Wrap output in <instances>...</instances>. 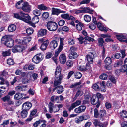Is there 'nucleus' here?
I'll return each instance as SVG.
<instances>
[{"label": "nucleus", "instance_id": "c03bdc74", "mask_svg": "<svg viewBox=\"0 0 127 127\" xmlns=\"http://www.w3.org/2000/svg\"><path fill=\"white\" fill-rule=\"evenodd\" d=\"M28 18H27L26 17H25L23 18V19L22 20V21H24L25 22H26L27 23H28L29 24H31V22L30 20H31V17L30 16L28 15Z\"/></svg>", "mask_w": 127, "mask_h": 127}, {"label": "nucleus", "instance_id": "13d9d810", "mask_svg": "<svg viewBox=\"0 0 127 127\" xmlns=\"http://www.w3.org/2000/svg\"><path fill=\"white\" fill-rule=\"evenodd\" d=\"M7 63L9 65H13L14 64V62L13 60L11 59H7Z\"/></svg>", "mask_w": 127, "mask_h": 127}, {"label": "nucleus", "instance_id": "f704fd0d", "mask_svg": "<svg viewBox=\"0 0 127 127\" xmlns=\"http://www.w3.org/2000/svg\"><path fill=\"white\" fill-rule=\"evenodd\" d=\"M32 73L31 72H29L28 73H25V72L22 73L21 75L23 77H26L28 78L31 77V75Z\"/></svg>", "mask_w": 127, "mask_h": 127}, {"label": "nucleus", "instance_id": "20e7f679", "mask_svg": "<svg viewBox=\"0 0 127 127\" xmlns=\"http://www.w3.org/2000/svg\"><path fill=\"white\" fill-rule=\"evenodd\" d=\"M43 57V55L41 53L37 54L33 57L32 61L35 63H38L42 60Z\"/></svg>", "mask_w": 127, "mask_h": 127}, {"label": "nucleus", "instance_id": "9b49d317", "mask_svg": "<svg viewBox=\"0 0 127 127\" xmlns=\"http://www.w3.org/2000/svg\"><path fill=\"white\" fill-rule=\"evenodd\" d=\"M81 102L80 100H77L75 102L71 104V106L68 108L69 111H70L76 107L79 106L81 104Z\"/></svg>", "mask_w": 127, "mask_h": 127}, {"label": "nucleus", "instance_id": "c9c22d12", "mask_svg": "<svg viewBox=\"0 0 127 127\" xmlns=\"http://www.w3.org/2000/svg\"><path fill=\"white\" fill-rule=\"evenodd\" d=\"M39 18L38 16H35L32 20V22L33 24H36L39 21Z\"/></svg>", "mask_w": 127, "mask_h": 127}, {"label": "nucleus", "instance_id": "09e8293b", "mask_svg": "<svg viewBox=\"0 0 127 127\" xmlns=\"http://www.w3.org/2000/svg\"><path fill=\"white\" fill-rule=\"evenodd\" d=\"M98 41L99 46L102 47L104 43L103 39L101 38H99L98 39Z\"/></svg>", "mask_w": 127, "mask_h": 127}, {"label": "nucleus", "instance_id": "c756f323", "mask_svg": "<svg viewBox=\"0 0 127 127\" xmlns=\"http://www.w3.org/2000/svg\"><path fill=\"white\" fill-rule=\"evenodd\" d=\"M4 44L7 47H11L14 45V41L12 39Z\"/></svg>", "mask_w": 127, "mask_h": 127}, {"label": "nucleus", "instance_id": "dca6fc26", "mask_svg": "<svg viewBox=\"0 0 127 127\" xmlns=\"http://www.w3.org/2000/svg\"><path fill=\"white\" fill-rule=\"evenodd\" d=\"M27 88L26 85H24L16 86L15 89L18 92L23 91L27 90Z\"/></svg>", "mask_w": 127, "mask_h": 127}, {"label": "nucleus", "instance_id": "a211bd4d", "mask_svg": "<svg viewBox=\"0 0 127 127\" xmlns=\"http://www.w3.org/2000/svg\"><path fill=\"white\" fill-rule=\"evenodd\" d=\"M35 68V65L33 64H31L30 65L26 64L24 67V69L25 70H33Z\"/></svg>", "mask_w": 127, "mask_h": 127}, {"label": "nucleus", "instance_id": "0e129e2a", "mask_svg": "<svg viewBox=\"0 0 127 127\" xmlns=\"http://www.w3.org/2000/svg\"><path fill=\"white\" fill-rule=\"evenodd\" d=\"M49 14L48 12H44L43 13L42 16L43 18L45 19H47L48 18Z\"/></svg>", "mask_w": 127, "mask_h": 127}, {"label": "nucleus", "instance_id": "79ce46f5", "mask_svg": "<svg viewBox=\"0 0 127 127\" xmlns=\"http://www.w3.org/2000/svg\"><path fill=\"white\" fill-rule=\"evenodd\" d=\"M105 62L107 65H110L112 63V60L110 57H107L105 60Z\"/></svg>", "mask_w": 127, "mask_h": 127}, {"label": "nucleus", "instance_id": "37998d69", "mask_svg": "<svg viewBox=\"0 0 127 127\" xmlns=\"http://www.w3.org/2000/svg\"><path fill=\"white\" fill-rule=\"evenodd\" d=\"M68 43L69 45H72L75 44V41L73 39L69 38L68 39Z\"/></svg>", "mask_w": 127, "mask_h": 127}, {"label": "nucleus", "instance_id": "a878e982", "mask_svg": "<svg viewBox=\"0 0 127 127\" xmlns=\"http://www.w3.org/2000/svg\"><path fill=\"white\" fill-rule=\"evenodd\" d=\"M16 28L15 25L13 24L10 25L8 27V30L10 32H12L16 30Z\"/></svg>", "mask_w": 127, "mask_h": 127}, {"label": "nucleus", "instance_id": "39448f33", "mask_svg": "<svg viewBox=\"0 0 127 127\" xmlns=\"http://www.w3.org/2000/svg\"><path fill=\"white\" fill-rule=\"evenodd\" d=\"M91 103L93 105L97 104L96 107L97 108H98L100 104L99 101V99L97 97L95 96V95L93 96L91 99Z\"/></svg>", "mask_w": 127, "mask_h": 127}, {"label": "nucleus", "instance_id": "7c9ffc66", "mask_svg": "<svg viewBox=\"0 0 127 127\" xmlns=\"http://www.w3.org/2000/svg\"><path fill=\"white\" fill-rule=\"evenodd\" d=\"M77 57V53H70L68 55L69 58L71 59H75Z\"/></svg>", "mask_w": 127, "mask_h": 127}, {"label": "nucleus", "instance_id": "f8f14e48", "mask_svg": "<svg viewBox=\"0 0 127 127\" xmlns=\"http://www.w3.org/2000/svg\"><path fill=\"white\" fill-rule=\"evenodd\" d=\"M116 36L117 39L120 41L124 42L126 40H127V34L123 35L122 34H120L117 35Z\"/></svg>", "mask_w": 127, "mask_h": 127}, {"label": "nucleus", "instance_id": "4d7b16f0", "mask_svg": "<svg viewBox=\"0 0 127 127\" xmlns=\"http://www.w3.org/2000/svg\"><path fill=\"white\" fill-rule=\"evenodd\" d=\"M122 64V61H120L117 63H115L114 64V66L115 67H119Z\"/></svg>", "mask_w": 127, "mask_h": 127}, {"label": "nucleus", "instance_id": "6e6d98bb", "mask_svg": "<svg viewBox=\"0 0 127 127\" xmlns=\"http://www.w3.org/2000/svg\"><path fill=\"white\" fill-rule=\"evenodd\" d=\"M106 111L104 110H102L100 111L99 113V115L101 117H103L106 114Z\"/></svg>", "mask_w": 127, "mask_h": 127}, {"label": "nucleus", "instance_id": "9d476101", "mask_svg": "<svg viewBox=\"0 0 127 127\" xmlns=\"http://www.w3.org/2000/svg\"><path fill=\"white\" fill-rule=\"evenodd\" d=\"M86 107L84 106H80L78 108H75L74 111L76 113L80 114L85 111Z\"/></svg>", "mask_w": 127, "mask_h": 127}, {"label": "nucleus", "instance_id": "473e14b6", "mask_svg": "<svg viewBox=\"0 0 127 127\" xmlns=\"http://www.w3.org/2000/svg\"><path fill=\"white\" fill-rule=\"evenodd\" d=\"M119 70L121 72L123 73L125 72L127 70V65H124L122 66Z\"/></svg>", "mask_w": 127, "mask_h": 127}, {"label": "nucleus", "instance_id": "72a5a7b5", "mask_svg": "<svg viewBox=\"0 0 127 127\" xmlns=\"http://www.w3.org/2000/svg\"><path fill=\"white\" fill-rule=\"evenodd\" d=\"M82 82L81 81L79 82H77L72 84L70 86V88H75L80 85L81 84Z\"/></svg>", "mask_w": 127, "mask_h": 127}, {"label": "nucleus", "instance_id": "052dcab7", "mask_svg": "<svg viewBox=\"0 0 127 127\" xmlns=\"http://www.w3.org/2000/svg\"><path fill=\"white\" fill-rule=\"evenodd\" d=\"M109 79L113 83L115 84L116 83V81L114 76L110 75L109 76Z\"/></svg>", "mask_w": 127, "mask_h": 127}, {"label": "nucleus", "instance_id": "2eb2a0df", "mask_svg": "<svg viewBox=\"0 0 127 127\" xmlns=\"http://www.w3.org/2000/svg\"><path fill=\"white\" fill-rule=\"evenodd\" d=\"M32 106V104L30 102H26L23 104L22 106V110H29Z\"/></svg>", "mask_w": 127, "mask_h": 127}, {"label": "nucleus", "instance_id": "412c9836", "mask_svg": "<svg viewBox=\"0 0 127 127\" xmlns=\"http://www.w3.org/2000/svg\"><path fill=\"white\" fill-rule=\"evenodd\" d=\"M58 43L57 41L53 40L51 41L50 43V47L51 49H55L57 47Z\"/></svg>", "mask_w": 127, "mask_h": 127}, {"label": "nucleus", "instance_id": "ea45409f", "mask_svg": "<svg viewBox=\"0 0 127 127\" xmlns=\"http://www.w3.org/2000/svg\"><path fill=\"white\" fill-rule=\"evenodd\" d=\"M120 114L122 117L126 118L127 117V112L123 110L120 113Z\"/></svg>", "mask_w": 127, "mask_h": 127}, {"label": "nucleus", "instance_id": "f3484780", "mask_svg": "<svg viewBox=\"0 0 127 127\" xmlns=\"http://www.w3.org/2000/svg\"><path fill=\"white\" fill-rule=\"evenodd\" d=\"M52 14L53 15H57L60 13H65L66 12L60 10L58 9L57 8H52Z\"/></svg>", "mask_w": 127, "mask_h": 127}, {"label": "nucleus", "instance_id": "680f3d73", "mask_svg": "<svg viewBox=\"0 0 127 127\" xmlns=\"http://www.w3.org/2000/svg\"><path fill=\"white\" fill-rule=\"evenodd\" d=\"M92 88L95 90L98 91L99 89L98 86L96 84H93L92 86Z\"/></svg>", "mask_w": 127, "mask_h": 127}, {"label": "nucleus", "instance_id": "338daca9", "mask_svg": "<svg viewBox=\"0 0 127 127\" xmlns=\"http://www.w3.org/2000/svg\"><path fill=\"white\" fill-rule=\"evenodd\" d=\"M83 10L85 11V12L88 13H91V12L93 11L92 9H91L89 7L84 8Z\"/></svg>", "mask_w": 127, "mask_h": 127}, {"label": "nucleus", "instance_id": "6e6552de", "mask_svg": "<svg viewBox=\"0 0 127 127\" xmlns=\"http://www.w3.org/2000/svg\"><path fill=\"white\" fill-rule=\"evenodd\" d=\"M25 47L22 45L16 46L13 47L12 51L14 53L22 52L25 49Z\"/></svg>", "mask_w": 127, "mask_h": 127}, {"label": "nucleus", "instance_id": "58836bf2", "mask_svg": "<svg viewBox=\"0 0 127 127\" xmlns=\"http://www.w3.org/2000/svg\"><path fill=\"white\" fill-rule=\"evenodd\" d=\"M21 116L23 118H25L27 116V110H23L21 112Z\"/></svg>", "mask_w": 127, "mask_h": 127}, {"label": "nucleus", "instance_id": "e2e57ef3", "mask_svg": "<svg viewBox=\"0 0 127 127\" xmlns=\"http://www.w3.org/2000/svg\"><path fill=\"white\" fill-rule=\"evenodd\" d=\"M73 64V62L70 60L67 61L66 63V65L68 67H71L72 66Z\"/></svg>", "mask_w": 127, "mask_h": 127}, {"label": "nucleus", "instance_id": "6ab92c4d", "mask_svg": "<svg viewBox=\"0 0 127 127\" xmlns=\"http://www.w3.org/2000/svg\"><path fill=\"white\" fill-rule=\"evenodd\" d=\"M47 32V30L45 29H40L38 32V37L46 35Z\"/></svg>", "mask_w": 127, "mask_h": 127}, {"label": "nucleus", "instance_id": "b1692460", "mask_svg": "<svg viewBox=\"0 0 127 127\" xmlns=\"http://www.w3.org/2000/svg\"><path fill=\"white\" fill-rule=\"evenodd\" d=\"M12 39L10 38L9 36H5L2 38L1 42L2 43L4 44Z\"/></svg>", "mask_w": 127, "mask_h": 127}, {"label": "nucleus", "instance_id": "0eeeda50", "mask_svg": "<svg viewBox=\"0 0 127 127\" xmlns=\"http://www.w3.org/2000/svg\"><path fill=\"white\" fill-rule=\"evenodd\" d=\"M56 107V106L54 105L53 103L51 102H50L48 105L49 112L52 113L53 112L55 113L58 111L59 110Z\"/></svg>", "mask_w": 127, "mask_h": 127}, {"label": "nucleus", "instance_id": "bf43d9fd", "mask_svg": "<svg viewBox=\"0 0 127 127\" xmlns=\"http://www.w3.org/2000/svg\"><path fill=\"white\" fill-rule=\"evenodd\" d=\"M77 50V48L76 47L72 46L71 47L70 49V53H76L75 52Z\"/></svg>", "mask_w": 127, "mask_h": 127}, {"label": "nucleus", "instance_id": "864d4df0", "mask_svg": "<svg viewBox=\"0 0 127 127\" xmlns=\"http://www.w3.org/2000/svg\"><path fill=\"white\" fill-rule=\"evenodd\" d=\"M101 123L97 119L95 120L94 122H93V124H94V125L96 127L99 126L101 127Z\"/></svg>", "mask_w": 127, "mask_h": 127}, {"label": "nucleus", "instance_id": "774afa93", "mask_svg": "<svg viewBox=\"0 0 127 127\" xmlns=\"http://www.w3.org/2000/svg\"><path fill=\"white\" fill-rule=\"evenodd\" d=\"M84 120H86L90 118V116L88 115L81 116Z\"/></svg>", "mask_w": 127, "mask_h": 127}, {"label": "nucleus", "instance_id": "423d86ee", "mask_svg": "<svg viewBox=\"0 0 127 127\" xmlns=\"http://www.w3.org/2000/svg\"><path fill=\"white\" fill-rule=\"evenodd\" d=\"M96 56V54L95 53L90 52L87 55L86 58L88 62L92 64L93 62V59Z\"/></svg>", "mask_w": 127, "mask_h": 127}, {"label": "nucleus", "instance_id": "4be33fe9", "mask_svg": "<svg viewBox=\"0 0 127 127\" xmlns=\"http://www.w3.org/2000/svg\"><path fill=\"white\" fill-rule=\"evenodd\" d=\"M25 3L23 0L19 1L16 3L15 7L18 9H21Z\"/></svg>", "mask_w": 127, "mask_h": 127}, {"label": "nucleus", "instance_id": "603ef678", "mask_svg": "<svg viewBox=\"0 0 127 127\" xmlns=\"http://www.w3.org/2000/svg\"><path fill=\"white\" fill-rule=\"evenodd\" d=\"M33 14L36 16H39L41 14V12L39 10L36 9L33 11Z\"/></svg>", "mask_w": 127, "mask_h": 127}, {"label": "nucleus", "instance_id": "4468645a", "mask_svg": "<svg viewBox=\"0 0 127 127\" xmlns=\"http://www.w3.org/2000/svg\"><path fill=\"white\" fill-rule=\"evenodd\" d=\"M26 14L22 11H20L18 14H14V16L16 18L22 20L23 19V17Z\"/></svg>", "mask_w": 127, "mask_h": 127}, {"label": "nucleus", "instance_id": "cd10ccee", "mask_svg": "<svg viewBox=\"0 0 127 127\" xmlns=\"http://www.w3.org/2000/svg\"><path fill=\"white\" fill-rule=\"evenodd\" d=\"M31 37L27 36L24 38L23 40L22 43L23 44H26L31 41Z\"/></svg>", "mask_w": 127, "mask_h": 127}, {"label": "nucleus", "instance_id": "1a4fd4ad", "mask_svg": "<svg viewBox=\"0 0 127 127\" xmlns=\"http://www.w3.org/2000/svg\"><path fill=\"white\" fill-rule=\"evenodd\" d=\"M31 6L29 4L28 2H25L21 9L25 12H29L31 11Z\"/></svg>", "mask_w": 127, "mask_h": 127}, {"label": "nucleus", "instance_id": "a18cd8bd", "mask_svg": "<svg viewBox=\"0 0 127 127\" xmlns=\"http://www.w3.org/2000/svg\"><path fill=\"white\" fill-rule=\"evenodd\" d=\"M83 24L81 23H79V24H77L76 26V27L77 30L79 31L81 30L82 29V27H83Z\"/></svg>", "mask_w": 127, "mask_h": 127}, {"label": "nucleus", "instance_id": "bb28decb", "mask_svg": "<svg viewBox=\"0 0 127 127\" xmlns=\"http://www.w3.org/2000/svg\"><path fill=\"white\" fill-rule=\"evenodd\" d=\"M24 95V94L20 93H16L14 96V99L18 100L22 98Z\"/></svg>", "mask_w": 127, "mask_h": 127}, {"label": "nucleus", "instance_id": "ddd939ff", "mask_svg": "<svg viewBox=\"0 0 127 127\" xmlns=\"http://www.w3.org/2000/svg\"><path fill=\"white\" fill-rule=\"evenodd\" d=\"M61 17L63 19L68 20H75V18L73 16L69 15L68 14H61Z\"/></svg>", "mask_w": 127, "mask_h": 127}, {"label": "nucleus", "instance_id": "f03ea898", "mask_svg": "<svg viewBox=\"0 0 127 127\" xmlns=\"http://www.w3.org/2000/svg\"><path fill=\"white\" fill-rule=\"evenodd\" d=\"M58 25L55 22L50 21L47 23V27L48 30L51 31H54L57 29Z\"/></svg>", "mask_w": 127, "mask_h": 127}, {"label": "nucleus", "instance_id": "393cba45", "mask_svg": "<svg viewBox=\"0 0 127 127\" xmlns=\"http://www.w3.org/2000/svg\"><path fill=\"white\" fill-rule=\"evenodd\" d=\"M37 8L41 11L48 10L50 9L49 8L46 6L44 4L38 5Z\"/></svg>", "mask_w": 127, "mask_h": 127}, {"label": "nucleus", "instance_id": "f257e3e1", "mask_svg": "<svg viewBox=\"0 0 127 127\" xmlns=\"http://www.w3.org/2000/svg\"><path fill=\"white\" fill-rule=\"evenodd\" d=\"M61 68L60 66H57L55 73V78L54 83V86L56 87L60 85L63 79V75L61 74Z\"/></svg>", "mask_w": 127, "mask_h": 127}, {"label": "nucleus", "instance_id": "8fccbe9b", "mask_svg": "<svg viewBox=\"0 0 127 127\" xmlns=\"http://www.w3.org/2000/svg\"><path fill=\"white\" fill-rule=\"evenodd\" d=\"M84 19L87 22H89L91 19V17L90 16L86 15L84 16Z\"/></svg>", "mask_w": 127, "mask_h": 127}, {"label": "nucleus", "instance_id": "49530a36", "mask_svg": "<svg viewBox=\"0 0 127 127\" xmlns=\"http://www.w3.org/2000/svg\"><path fill=\"white\" fill-rule=\"evenodd\" d=\"M33 32V30L32 28H28L26 30V32L27 33L29 34H32Z\"/></svg>", "mask_w": 127, "mask_h": 127}, {"label": "nucleus", "instance_id": "aec40b11", "mask_svg": "<svg viewBox=\"0 0 127 127\" xmlns=\"http://www.w3.org/2000/svg\"><path fill=\"white\" fill-rule=\"evenodd\" d=\"M59 61L60 63L62 64L65 63L66 61V57L65 55L64 54H62L60 55Z\"/></svg>", "mask_w": 127, "mask_h": 127}, {"label": "nucleus", "instance_id": "4c0bfd02", "mask_svg": "<svg viewBox=\"0 0 127 127\" xmlns=\"http://www.w3.org/2000/svg\"><path fill=\"white\" fill-rule=\"evenodd\" d=\"M2 55L3 56L5 57L7 56L10 55L11 54V51L10 50L5 51L2 52Z\"/></svg>", "mask_w": 127, "mask_h": 127}, {"label": "nucleus", "instance_id": "7ed1b4c3", "mask_svg": "<svg viewBox=\"0 0 127 127\" xmlns=\"http://www.w3.org/2000/svg\"><path fill=\"white\" fill-rule=\"evenodd\" d=\"M39 41L40 43H42L40 47L41 49L43 51L45 50L47 45L49 44V40L45 39V38H43L39 39Z\"/></svg>", "mask_w": 127, "mask_h": 127}, {"label": "nucleus", "instance_id": "3c124183", "mask_svg": "<svg viewBox=\"0 0 127 127\" xmlns=\"http://www.w3.org/2000/svg\"><path fill=\"white\" fill-rule=\"evenodd\" d=\"M10 96H9L7 95L3 97L2 98V99L4 102H7L10 100Z\"/></svg>", "mask_w": 127, "mask_h": 127}, {"label": "nucleus", "instance_id": "e433bc0d", "mask_svg": "<svg viewBox=\"0 0 127 127\" xmlns=\"http://www.w3.org/2000/svg\"><path fill=\"white\" fill-rule=\"evenodd\" d=\"M31 78V77H30L28 78L26 77H23L22 79V83L24 84H26L27 83H29V80Z\"/></svg>", "mask_w": 127, "mask_h": 127}, {"label": "nucleus", "instance_id": "69168bd1", "mask_svg": "<svg viewBox=\"0 0 127 127\" xmlns=\"http://www.w3.org/2000/svg\"><path fill=\"white\" fill-rule=\"evenodd\" d=\"M107 75L105 74H103L99 76V78L103 80H105L107 78Z\"/></svg>", "mask_w": 127, "mask_h": 127}, {"label": "nucleus", "instance_id": "c85d7f7f", "mask_svg": "<svg viewBox=\"0 0 127 127\" xmlns=\"http://www.w3.org/2000/svg\"><path fill=\"white\" fill-rule=\"evenodd\" d=\"M64 91L63 86L61 85L58 86H57V92L59 94H61Z\"/></svg>", "mask_w": 127, "mask_h": 127}, {"label": "nucleus", "instance_id": "5fc2aeb1", "mask_svg": "<svg viewBox=\"0 0 127 127\" xmlns=\"http://www.w3.org/2000/svg\"><path fill=\"white\" fill-rule=\"evenodd\" d=\"M75 78L76 79H79L82 77V74L81 73L77 72L74 74Z\"/></svg>", "mask_w": 127, "mask_h": 127}, {"label": "nucleus", "instance_id": "5701e85b", "mask_svg": "<svg viewBox=\"0 0 127 127\" xmlns=\"http://www.w3.org/2000/svg\"><path fill=\"white\" fill-rule=\"evenodd\" d=\"M90 65L89 64L86 65V66L83 65H82L78 66L77 67V69L78 70L80 71H85L87 69H90Z\"/></svg>", "mask_w": 127, "mask_h": 127}, {"label": "nucleus", "instance_id": "de8ad7c7", "mask_svg": "<svg viewBox=\"0 0 127 127\" xmlns=\"http://www.w3.org/2000/svg\"><path fill=\"white\" fill-rule=\"evenodd\" d=\"M94 117L97 118L98 117L99 115V113L98 111V110L96 108H95L94 110Z\"/></svg>", "mask_w": 127, "mask_h": 127}, {"label": "nucleus", "instance_id": "a19ab883", "mask_svg": "<svg viewBox=\"0 0 127 127\" xmlns=\"http://www.w3.org/2000/svg\"><path fill=\"white\" fill-rule=\"evenodd\" d=\"M83 120L81 116H79L78 118H76L75 119V122L77 123H80Z\"/></svg>", "mask_w": 127, "mask_h": 127}, {"label": "nucleus", "instance_id": "2f4dec72", "mask_svg": "<svg viewBox=\"0 0 127 127\" xmlns=\"http://www.w3.org/2000/svg\"><path fill=\"white\" fill-rule=\"evenodd\" d=\"M83 94V92L81 90H78L77 91L75 96L74 99H76L78 97L81 96Z\"/></svg>", "mask_w": 127, "mask_h": 127}]
</instances>
